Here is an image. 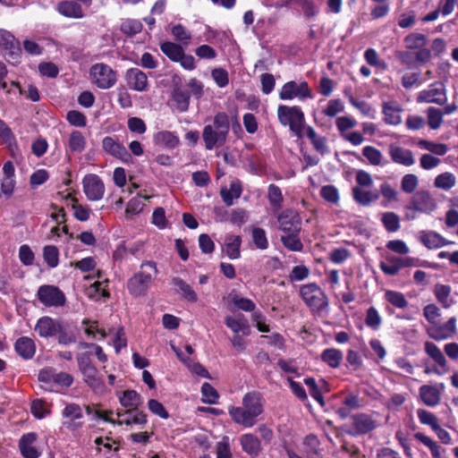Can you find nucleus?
I'll use <instances>...</instances> for the list:
<instances>
[{"label":"nucleus","mask_w":458,"mask_h":458,"mask_svg":"<svg viewBox=\"0 0 458 458\" xmlns=\"http://www.w3.org/2000/svg\"><path fill=\"white\" fill-rule=\"evenodd\" d=\"M263 399L259 393H247L242 398V405L230 407L228 413L232 420L244 428H251L263 412Z\"/></svg>","instance_id":"1"},{"label":"nucleus","mask_w":458,"mask_h":458,"mask_svg":"<svg viewBox=\"0 0 458 458\" xmlns=\"http://www.w3.org/2000/svg\"><path fill=\"white\" fill-rule=\"evenodd\" d=\"M230 131L228 115L224 112L215 114L212 124H207L202 131V140L207 150L216 147H222L227 140Z\"/></svg>","instance_id":"2"},{"label":"nucleus","mask_w":458,"mask_h":458,"mask_svg":"<svg viewBox=\"0 0 458 458\" xmlns=\"http://www.w3.org/2000/svg\"><path fill=\"white\" fill-rule=\"evenodd\" d=\"M157 274L158 269L155 262H143L140 265V270L127 282V289L130 294L133 297L146 295Z\"/></svg>","instance_id":"3"},{"label":"nucleus","mask_w":458,"mask_h":458,"mask_svg":"<svg viewBox=\"0 0 458 458\" xmlns=\"http://www.w3.org/2000/svg\"><path fill=\"white\" fill-rule=\"evenodd\" d=\"M299 294L313 313L319 314L329 306L327 294L316 283L301 285Z\"/></svg>","instance_id":"4"},{"label":"nucleus","mask_w":458,"mask_h":458,"mask_svg":"<svg viewBox=\"0 0 458 458\" xmlns=\"http://www.w3.org/2000/svg\"><path fill=\"white\" fill-rule=\"evenodd\" d=\"M277 118L283 126H289L298 138H302L305 116L300 106L280 105L277 108Z\"/></svg>","instance_id":"5"},{"label":"nucleus","mask_w":458,"mask_h":458,"mask_svg":"<svg viewBox=\"0 0 458 458\" xmlns=\"http://www.w3.org/2000/svg\"><path fill=\"white\" fill-rule=\"evenodd\" d=\"M91 82L101 89L112 88L117 81L116 72L107 64H95L89 70Z\"/></svg>","instance_id":"6"},{"label":"nucleus","mask_w":458,"mask_h":458,"mask_svg":"<svg viewBox=\"0 0 458 458\" xmlns=\"http://www.w3.org/2000/svg\"><path fill=\"white\" fill-rule=\"evenodd\" d=\"M161 51L173 62H179L187 70L195 68V59L191 55H186L183 48L173 42H164L160 45Z\"/></svg>","instance_id":"7"},{"label":"nucleus","mask_w":458,"mask_h":458,"mask_svg":"<svg viewBox=\"0 0 458 458\" xmlns=\"http://www.w3.org/2000/svg\"><path fill=\"white\" fill-rule=\"evenodd\" d=\"M437 207L435 199L428 192L419 191L412 197L411 205L406 208L407 219H414L416 211L429 213Z\"/></svg>","instance_id":"8"},{"label":"nucleus","mask_w":458,"mask_h":458,"mask_svg":"<svg viewBox=\"0 0 458 458\" xmlns=\"http://www.w3.org/2000/svg\"><path fill=\"white\" fill-rule=\"evenodd\" d=\"M37 297L46 307H62L66 302L64 293L55 285L44 284L38 287Z\"/></svg>","instance_id":"9"},{"label":"nucleus","mask_w":458,"mask_h":458,"mask_svg":"<svg viewBox=\"0 0 458 458\" xmlns=\"http://www.w3.org/2000/svg\"><path fill=\"white\" fill-rule=\"evenodd\" d=\"M279 98L281 100H292L295 98L299 99L311 98L312 92L306 81L297 83L291 81L283 85L279 91Z\"/></svg>","instance_id":"10"},{"label":"nucleus","mask_w":458,"mask_h":458,"mask_svg":"<svg viewBox=\"0 0 458 458\" xmlns=\"http://www.w3.org/2000/svg\"><path fill=\"white\" fill-rule=\"evenodd\" d=\"M0 47L4 51V55L9 62L18 63L21 50L20 42L8 30L0 29Z\"/></svg>","instance_id":"11"},{"label":"nucleus","mask_w":458,"mask_h":458,"mask_svg":"<svg viewBox=\"0 0 458 458\" xmlns=\"http://www.w3.org/2000/svg\"><path fill=\"white\" fill-rule=\"evenodd\" d=\"M62 416L65 420L63 422L70 431H75L83 426V412L81 407L77 403H68L62 411Z\"/></svg>","instance_id":"12"},{"label":"nucleus","mask_w":458,"mask_h":458,"mask_svg":"<svg viewBox=\"0 0 458 458\" xmlns=\"http://www.w3.org/2000/svg\"><path fill=\"white\" fill-rule=\"evenodd\" d=\"M83 191L89 200L97 201L103 198L105 186L97 174H87L82 180Z\"/></svg>","instance_id":"13"},{"label":"nucleus","mask_w":458,"mask_h":458,"mask_svg":"<svg viewBox=\"0 0 458 458\" xmlns=\"http://www.w3.org/2000/svg\"><path fill=\"white\" fill-rule=\"evenodd\" d=\"M279 229L284 233H300L301 230V218L293 209L284 210L278 216Z\"/></svg>","instance_id":"14"},{"label":"nucleus","mask_w":458,"mask_h":458,"mask_svg":"<svg viewBox=\"0 0 458 458\" xmlns=\"http://www.w3.org/2000/svg\"><path fill=\"white\" fill-rule=\"evenodd\" d=\"M62 322L49 316L40 318L34 327V330L42 338H52L57 335L61 329Z\"/></svg>","instance_id":"15"},{"label":"nucleus","mask_w":458,"mask_h":458,"mask_svg":"<svg viewBox=\"0 0 458 458\" xmlns=\"http://www.w3.org/2000/svg\"><path fill=\"white\" fill-rule=\"evenodd\" d=\"M430 338L441 341L452 337L456 334V318L452 317L445 324L436 323L427 330Z\"/></svg>","instance_id":"16"},{"label":"nucleus","mask_w":458,"mask_h":458,"mask_svg":"<svg viewBox=\"0 0 458 458\" xmlns=\"http://www.w3.org/2000/svg\"><path fill=\"white\" fill-rule=\"evenodd\" d=\"M125 80L128 87L138 92L148 90V80L147 74L138 68H131L126 71Z\"/></svg>","instance_id":"17"},{"label":"nucleus","mask_w":458,"mask_h":458,"mask_svg":"<svg viewBox=\"0 0 458 458\" xmlns=\"http://www.w3.org/2000/svg\"><path fill=\"white\" fill-rule=\"evenodd\" d=\"M352 420V431H349L348 434L352 436L367 434L371 430L375 429L377 423L369 414L360 413L353 415Z\"/></svg>","instance_id":"18"},{"label":"nucleus","mask_w":458,"mask_h":458,"mask_svg":"<svg viewBox=\"0 0 458 458\" xmlns=\"http://www.w3.org/2000/svg\"><path fill=\"white\" fill-rule=\"evenodd\" d=\"M102 148L109 155L123 161H128L131 158V155L126 148L111 136H106L103 139Z\"/></svg>","instance_id":"19"},{"label":"nucleus","mask_w":458,"mask_h":458,"mask_svg":"<svg viewBox=\"0 0 458 458\" xmlns=\"http://www.w3.org/2000/svg\"><path fill=\"white\" fill-rule=\"evenodd\" d=\"M38 436L34 432L24 434L19 441V449L24 458H38L40 451L34 445Z\"/></svg>","instance_id":"20"},{"label":"nucleus","mask_w":458,"mask_h":458,"mask_svg":"<svg viewBox=\"0 0 458 458\" xmlns=\"http://www.w3.org/2000/svg\"><path fill=\"white\" fill-rule=\"evenodd\" d=\"M225 323L235 335L242 332L243 335H249L250 333L248 320L242 314H239L235 317L227 316L225 319Z\"/></svg>","instance_id":"21"},{"label":"nucleus","mask_w":458,"mask_h":458,"mask_svg":"<svg viewBox=\"0 0 458 458\" xmlns=\"http://www.w3.org/2000/svg\"><path fill=\"white\" fill-rule=\"evenodd\" d=\"M417 100L418 102L436 103L438 105H443L446 100V97L445 95L443 87L432 88L428 90L421 91L418 96Z\"/></svg>","instance_id":"22"},{"label":"nucleus","mask_w":458,"mask_h":458,"mask_svg":"<svg viewBox=\"0 0 458 458\" xmlns=\"http://www.w3.org/2000/svg\"><path fill=\"white\" fill-rule=\"evenodd\" d=\"M153 140L155 144L167 148H174L180 144L179 137L173 131H161L154 134Z\"/></svg>","instance_id":"23"},{"label":"nucleus","mask_w":458,"mask_h":458,"mask_svg":"<svg viewBox=\"0 0 458 458\" xmlns=\"http://www.w3.org/2000/svg\"><path fill=\"white\" fill-rule=\"evenodd\" d=\"M16 352L25 360L31 359L36 352L34 341L27 336L19 338L15 343Z\"/></svg>","instance_id":"24"},{"label":"nucleus","mask_w":458,"mask_h":458,"mask_svg":"<svg viewBox=\"0 0 458 458\" xmlns=\"http://www.w3.org/2000/svg\"><path fill=\"white\" fill-rule=\"evenodd\" d=\"M56 9L60 14L68 18L83 17L81 6L76 2L62 1L57 4Z\"/></svg>","instance_id":"25"},{"label":"nucleus","mask_w":458,"mask_h":458,"mask_svg":"<svg viewBox=\"0 0 458 458\" xmlns=\"http://www.w3.org/2000/svg\"><path fill=\"white\" fill-rule=\"evenodd\" d=\"M87 141L83 134L79 131H72L67 140L66 151L81 153L86 148Z\"/></svg>","instance_id":"26"},{"label":"nucleus","mask_w":458,"mask_h":458,"mask_svg":"<svg viewBox=\"0 0 458 458\" xmlns=\"http://www.w3.org/2000/svg\"><path fill=\"white\" fill-rule=\"evenodd\" d=\"M84 382L93 390L100 389L104 386L103 380L98 377V370L94 365H90L81 370Z\"/></svg>","instance_id":"27"},{"label":"nucleus","mask_w":458,"mask_h":458,"mask_svg":"<svg viewBox=\"0 0 458 458\" xmlns=\"http://www.w3.org/2000/svg\"><path fill=\"white\" fill-rule=\"evenodd\" d=\"M242 237L239 235L227 234L225 238V250L231 259H239L241 256L240 248Z\"/></svg>","instance_id":"28"},{"label":"nucleus","mask_w":458,"mask_h":458,"mask_svg":"<svg viewBox=\"0 0 458 458\" xmlns=\"http://www.w3.org/2000/svg\"><path fill=\"white\" fill-rule=\"evenodd\" d=\"M420 395L422 402L428 406H435L440 402V392L433 386H421L420 388Z\"/></svg>","instance_id":"29"},{"label":"nucleus","mask_w":458,"mask_h":458,"mask_svg":"<svg viewBox=\"0 0 458 458\" xmlns=\"http://www.w3.org/2000/svg\"><path fill=\"white\" fill-rule=\"evenodd\" d=\"M381 270L388 276L396 275L401 268V259L391 253H386L379 265Z\"/></svg>","instance_id":"30"},{"label":"nucleus","mask_w":458,"mask_h":458,"mask_svg":"<svg viewBox=\"0 0 458 458\" xmlns=\"http://www.w3.org/2000/svg\"><path fill=\"white\" fill-rule=\"evenodd\" d=\"M242 448L250 455L256 456L260 451V443L252 434H244L240 438Z\"/></svg>","instance_id":"31"},{"label":"nucleus","mask_w":458,"mask_h":458,"mask_svg":"<svg viewBox=\"0 0 458 458\" xmlns=\"http://www.w3.org/2000/svg\"><path fill=\"white\" fill-rule=\"evenodd\" d=\"M383 113L386 123L397 125L401 123V108L396 103H386L384 105Z\"/></svg>","instance_id":"32"},{"label":"nucleus","mask_w":458,"mask_h":458,"mask_svg":"<svg viewBox=\"0 0 458 458\" xmlns=\"http://www.w3.org/2000/svg\"><path fill=\"white\" fill-rule=\"evenodd\" d=\"M221 198L223 201L227 205L231 206L233 203V199L240 198L242 194V186L239 182L233 181L230 183V188H222Z\"/></svg>","instance_id":"33"},{"label":"nucleus","mask_w":458,"mask_h":458,"mask_svg":"<svg viewBox=\"0 0 458 458\" xmlns=\"http://www.w3.org/2000/svg\"><path fill=\"white\" fill-rule=\"evenodd\" d=\"M173 100L176 104L178 111L186 112L190 105V93L186 89L175 88L172 94Z\"/></svg>","instance_id":"34"},{"label":"nucleus","mask_w":458,"mask_h":458,"mask_svg":"<svg viewBox=\"0 0 458 458\" xmlns=\"http://www.w3.org/2000/svg\"><path fill=\"white\" fill-rule=\"evenodd\" d=\"M352 195L355 201L362 206H368L371 202L378 199V194L377 192L365 191L359 187L352 189Z\"/></svg>","instance_id":"35"},{"label":"nucleus","mask_w":458,"mask_h":458,"mask_svg":"<svg viewBox=\"0 0 458 458\" xmlns=\"http://www.w3.org/2000/svg\"><path fill=\"white\" fill-rule=\"evenodd\" d=\"M322 360L331 368H338L343 360V353L335 348H327L321 354Z\"/></svg>","instance_id":"36"},{"label":"nucleus","mask_w":458,"mask_h":458,"mask_svg":"<svg viewBox=\"0 0 458 458\" xmlns=\"http://www.w3.org/2000/svg\"><path fill=\"white\" fill-rule=\"evenodd\" d=\"M120 403L125 408H133L138 410V406L142 403L140 395L134 390H126L120 397Z\"/></svg>","instance_id":"37"},{"label":"nucleus","mask_w":458,"mask_h":458,"mask_svg":"<svg viewBox=\"0 0 458 458\" xmlns=\"http://www.w3.org/2000/svg\"><path fill=\"white\" fill-rule=\"evenodd\" d=\"M173 284L181 291L183 298L188 300L189 301L195 302L198 300V295L194 292V290L185 281H183L180 277H174L172 280Z\"/></svg>","instance_id":"38"},{"label":"nucleus","mask_w":458,"mask_h":458,"mask_svg":"<svg viewBox=\"0 0 458 458\" xmlns=\"http://www.w3.org/2000/svg\"><path fill=\"white\" fill-rule=\"evenodd\" d=\"M300 233H285L281 236L284 246L291 251H301L303 245L299 237Z\"/></svg>","instance_id":"39"},{"label":"nucleus","mask_w":458,"mask_h":458,"mask_svg":"<svg viewBox=\"0 0 458 458\" xmlns=\"http://www.w3.org/2000/svg\"><path fill=\"white\" fill-rule=\"evenodd\" d=\"M434 293L444 308L447 309L452 305L453 301L449 300L451 293V287L449 285L440 284H436Z\"/></svg>","instance_id":"40"},{"label":"nucleus","mask_w":458,"mask_h":458,"mask_svg":"<svg viewBox=\"0 0 458 458\" xmlns=\"http://www.w3.org/2000/svg\"><path fill=\"white\" fill-rule=\"evenodd\" d=\"M421 242L428 249H436L445 245L446 241L436 233H427L421 236Z\"/></svg>","instance_id":"41"},{"label":"nucleus","mask_w":458,"mask_h":458,"mask_svg":"<svg viewBox=\"0 0 458 458\" xmlns=\"http://www.w3.org/2000/svg\"><path fill=\"white\" fill-rule=\"evenodd\" d=\"M43 258L48 267L54 268L59 264V251L54 245L45 246L43 249Z\"/></svg>","instance_id":"42"},{"label":"nucleus","mask_w":458,"mask_h":458,"mask_svg":"<svg viewBox=\"0 0 458 458\" xmlns=\"http://www.w3.org/2000/svg\"><path fill=\"white\" fill-rule=\"evenodd\" d=\"M415 438L429 448L433 458H442L440 445L429 437L422 433H416Z\"/></svg>","instance_id":"43"},{"label":"nucleus","mask_w":458,"mask_h":458,"mask_svg":"<svg viewBox=\"0 0 458 458\" xmlns=\"http://www.w3.org/2000/svg\"><path fill=\"white\" fill-rule=\"evenodd\" d=\"M425 351L438 365L441 367L445 366L446 360L441 350L434 343L427 342L425 344Z\"/></svg>","instance_id":"44"},{"label":"nucleus","mask_w":458,"mask_h":458,"mask_svg":"<svg viewBox=\"0 0 458 458\" xmlns=\"http://www.w3.org/2000/svg\"><path fill=\"white\" fill-rule=\"evenodd\" d=\"M129 415V418L124 420H118L117 424H137V425H144L147 423V416L143 411H140L138 410L128 411L126 412Z\"/></svg>","instance_id":"45"},{"label":"nucleus","mask_w":458,"mask_h":458,"mask_svg":"<svg viewBox=\"0 0 458 458\" xmlns=\"http://www.w3.org/2000/svg\"><path fill=\"white\" fill-rule=\"evenodd\" d=\"M428 123L430 129H438L443 123V112L435 107H429L427 109Z\"/></svg>","instance_id":"46"},{"label":"nucleus","mask_w":458,"mask_h":458,"mask_svg":"<svg viewBox=\"0 0 458 458\" xmlns=\"http://www.w3.org/2000/svg\"><path fill=\"white\" fill-rule=\"evenodd\" d=\"M252 241L255 246L259 250H266L268 247V241L264 229L254 227L251 231Z\"/></svg>","instance_id":"47"},{"label":"nucleus","mask_w":458,"mask_h":458,"mask_svg":"<svg viewBox=\"0 0 458 458\" xmlns=\"http://www.w3.org/2000/svg\"><path fill=\"white\" fill-rule=\"evenodd\" d=\"M142 23L139 20L128 19L121 24V30L126 35H136L142 30Z\"/></svg>","instance_id":"48"},{"label":"nucleus","mask_w":458,"mask_h":458,"mask_svg":"<svg viewBox=\"0 0 458 458\" xmlns=\"http://www.w3.org/2000/svg\"><path fill=\"white\" fill-rule=\"evenodd\" d=\"M455 183V177L451 173H443L437 175L435 179L434 184L437 188L449 190Z\"/></svg>","instance_id":"49"},{"label":"nucleus","mask_w":458,"mask_h":458,"mask_svg":"<svg viewBox=\"0 0 458 458\" xmlns=\"http://www.w3.org/2000/svg\"><path fill=\"white\" fill-rule=\"evenodd\" d=\"M381 322H382V319H381V317H380L378 311L374 307H369L366 312V318H365L366 325L369 327H370L374 330H377L379 328Z\"/></svg>","instance_id":"50"},{"label":"nucleus","mask_w":458,"mask_h":458,"mask_svg":"<svg viewBox=\"0 0 458 458\" xmlns=\"http://www.w3.org/2000/svg\"><path fill=\"white\" fill-rule=\"evenodd\" d=\"M58 343L63 345H69L76 342V336L74 333L69 330L68 327L63 322L61 324V329L57 333Z\"/></svg>","instance_id":"51"},{"label":"nucleus","mask_w":458,"mask_h":458,"mask_svg":"<svg viewBox=\"0 0 458 458\" xmlns=\"http://www.w3.org/2000/svg\"><path fill=\"white\" fill-rule=\"evenodd\" d=\"M201 393L203 395V402L214 404L217 403V400L219 398V394H217L216 390L209 384V383H204L201 386Z\"/></svg>","instance_id":"52"},{"label":"nucleus","mask_w":458,"mask_h":458,"mask_svg":"<svg viewBox=\"0 0 458 458\" xmlns=\"http://www.w3.org/2000/svg\"><path fill=\"white\" fill-rule=\"evenodd\" d=\"M406 47L418 49L426 44V37L420 33H411L405 38Z\"/></svg>","instance_id":"53"},{"label":"nucleus","mask_w":458,"mask_h":458,"mask_svg":"<svg viewBox=\"0 0 458 458\" xmlns=\"http://www.w3.org/2000/svg\"><path fill=\"white\" fill-rule=\"evenodd\" d=\"M362 154L371 165H378L381 164L382 154L377 148L372 146H366L363 148Z\"/></svg>","instance_id":"54"},{"label":"nucleus","mask_w":458,"mask_h":458,"mask_svg":"<svg viewBox=\"0 0 458 458\" xmlns=\"http://www.w3.org/2000/svg\"><path fill=\"white\" fill-rule=\"evenodd\" d=\"M142 198L145 199H149L148 196L139 195L137 197L132 198L128 202L126 209H125V212H126L127 215H136V214L140 213L142 210L143 206H144V204L141 201Z\"/></svg>","instance_id":"55"},{"label":"nucleus","mask_w":458,"mask_h":458,"mask_svg":"<svg viewBox=\"0 0 458 458\" xmlns=\"http://www.w3.org/2000/svg\"><path fill=\"white\" fill-rule=\"evenodd\" d=\"M419 144L423 146L427 150L439 156L445 155L448 150L447 146L443 143H435L426 140H421Z\"/></svg>","instance_id":"56"},{"label":"nucleus","mask_w":458,"mask_h":458,"mask_svg":"<svg viewBox=\"0 0 458 458\" xmlns=\"http://www.w3.org/2000/svg\"><path fill=\"white\" fill-rule=\"evenodd\" d=\"M382 223L389 232H395L399 228V217L393 212L385 213L382 216Z\"/></svg>","instance_id":"57"},{"label":"nucleus","mask_w":458,"mask_h":458,"mask_svg":"<svg viewBox=\"0 0 458 458\" xmlns=\"http://www.w3.org/2000/svg\"><path fill=\"white\" fill-rule=\"evenodd\" d=\"M320 194L322 198L328 202L336 204L339 201L338 190L333 185L323 186Z\"/></svg>","instance_id":"58"},{"label":"nucleus","mask_w":458,"mask_h":458,"mask_svg":"<svg viewBox=\"0 0 458 458\" xmlns=\"http://www.w3.org/2000/svg\"><path fill=\"white\" fill-rule=\"evenodd\" d=\"M19 259L24 266H30L33 264L35 255L29 245L23 244L20 247Z\"/></svg>","instance_id":"59"},{"label":"nucleus","mask_w":458,"mask_h":458,"mask_svg":"<svg viewBox=\"0 0 458 458\" xmlns=\"http://www.w3.org/2000/svg\"><path fill=\"white\" fill-rule=\"evenodd\" d=\"M344 105L340 99H331L323 113L328 117H335L344 111Z\"/></svg>","instance_id":"60"},{"label":"nucleus","mask_w":458,"mask_h":458,"mask_svg":"<svg viewBox=\"0 0 458 458\" xmlns=\"http://www.w3.org/2000/svg\"><path fill=\"white\" fill-rule=\"evenodd\" d=\"M66 119L73 126L84 127L86 125V116L76 110L69 111L66 114Z\"/></svg>","instance_id":"61"},{"label":"nucleus","mask_w":458,"mask_h":458,"mask_svg":"<svg viewBox=\"0 0 458 458\" xmlns=\"http://www.w3.org/2000/svg\"><path fill=\"white\" fill-rule=\"evenodd\" d=\"M211 76L220 88L225 87L228 82V72L223 68H216L211 72Z\"/></svg>","instance_id":"62"},{"label":"nucleus","mask_w":458,"mask_h":458,"mask_svg":"<svg viewBox=\"0 0 458 458\" xmlns=\"http://www.w3.org/2000/svg\"><path fill=\"white\" fill-rule=\"evenodd\" d=\"M148 406L152 413L159 416L162 419H168L169 413L165 409L164 405L157 400L150 399L148 403Z\"/></svg>","instance_id":"63"},{"label":"nucleus","mask_w":458,"mask_h":458,"mask_svg":"<svg viewBox=\"0 0 458 458\" xmlns=\"http://www.w3.org/2000/svg\"><path fill=\"white\" fill-rule=\"evenodd\" d=\"M172 34L176 40L181 41L184 44H188V41L191 38V33L181 24L175 25L172 29Z\"/></svg>","instance_id":"64"}]
</instances>
